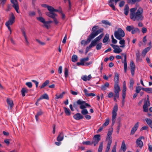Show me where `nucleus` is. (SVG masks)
<instances>
[{
  "label": "nucleus",
  "mask_w": 152,
  "mask_h": 152,
  "mask_svg": "<svg viewBox=\"0 0 152 152\" xmlns=\"http://www.w3.org/2000/svg\"><path fill=\"white\" fill-rule=\"evenodd\" d=\"M137 8L135 7L130 9V17L134 21H139L142 20L144 19L143 16V10L139 7L137 10Z\"/></svg>",
  "instance_id": "obj_1"
},
{
  "label": "nucleus",
  "mask_w": 152,
  "mask_h": 152,
  "mask_svg": "<svg viewBox=\"0 0 152 152\" xmlns=\"http://www.w3.org/2000/svg\"><path fill=\"white\" fill-rule=\"evenodd\" d=\"M99 26H94L91 29L92 33L89 35L87 41L84 40L81 41V44L82 45H85L88 44L91 41V39L103 31V29L100 28L96 31L98 29Z\"/></svg>",
  "instance_id": "obj_2"
},
{
  "label": "nucleus",
  "mask_w": 152,
  "mask_h": 152,
  "mask_svg": "<svg viewBox=\"0 0 152 152\" xmlns=\"http://www.w3.org/2000/svg\"><path fill=\"white\" fill-rule=\"evenodd\" d=\"M103 34H101L91 42L90 45L88 47H87L86 48L85 52L86 54L87 53L90 49L96 45L97 42L102 39L103 37Z\"/></svg>",
  "instance_id": "obj_3"
},
{
  "label": "nucleus",
  "mask_w": 152,
  "mask_h": 152,
  "mask_svg": "<svg viewBox=\"0 0 152 152\" xmlns=\"http://www.w3.org/2000/svg\"><path fill=\"white\" fill-rule=\"evenodd\" d=\"M115 37L118 40H121L125 36V33L124 31L121 28H118L117 30L114 32Z\"/></svg>",
  "instance_id": "obj_4"
},
{
  "label": "nucleus",
  "mask_w": 152,
  "mask_h": 152,
  "mask_svg": "<svg viewBox=\"0 0 152 152\" xmlns=\"http://www.w3.org/2000/svg\"><path fill=\"white\" fill-rule=\"evenodd\" d=\"M15 17L13 13L11 14V15L8 21L5 23V25L7 27L8 29L10 30V34L11 33V30L10 25H12L15 22Z\"/></svg>",
  "instance_id": "obj_5"
},
{
  "label": "nucleus",
  "mask_w": 152,
  "mask_h": 152,
  "mask_svg": "<svg viewBox=\"0 0 152 152\" xmlns=\"http://www.w3.org/2000/svg\"><path fill=\"white\" fill-rule=\"evenodd\" d=\"M118 110V105L116 104L113 107L112 112V124H114L115 122V119L117 116V112Z\"/></svg>",
  "instance_id": "obj_6"
},
{
  "label": "nucleus",
  "mask_w": 152,
  "mask_h": 152,
  "mask_svg": "<svg viewBox=\"0 0 152 152\" xmlns=\"http://www.w3.org/2000/svg\"><path fill=\"white\" fill-rule=\"evenodd\" d=\"M77 103L78 104L80 105V108L81 109H85L86 106L90 107V105L87 103H86L85 101H82L80 99H79L77 102Z\"/></svg>",
  "instance_id": "obj_7"
},
{
  "label": "nucleus",
  "mask_w": 152,
  "mask_h": 152,
  "mask_svg": "<svg viewBox=\"0 0 152 152\" xmlns=\"http://www.w3.org/2000/svg\"><path fill=\"white\" fill-rule=\"evenodd\" d=\"M144 137L143 136H140L137 138L136 141L137 147L142 148L143 146V143L141 140L142 139H144Z\"/></svg>",
  "instance_id": "obj_8"
},
{
  "label": "nucleus",
  "mask_w": 152,
  "mask_h": 152,
  "mask_svg": "<svg viewBox=\"0 0 152 152\" xmlns=\"http://www.w3.org/2000/svg\"><path fill=\"white\" fill-rule=\"evenodd\" d=\"M100 140V135L99 134L95 135L93 138L92 144H94V145L95 146Z\"/></svg>",
  "instance_id": "obj_9"
},
{
  "label": "nucleus",
  "mask_w": 152,
  "mask_h": 152,
  "mask_svg": "<svg viewBox=\"0 0 152 152\" xmlns=\"http://www.w3.org/2000/svg\"><path fill=\"white\" fill-rule=\"evenodd\" d=\"M121 0H109V5L111 7L113 10L115 11L116 10L114 4L113 2H114L115 4L116 5L118 2L120 1Z\"/></svg>",
  "instance_id": "obj_10"
},
{
  "label": "nucleus",
  "mask_w": 152,
  "mask_h": 152,
  "mask_svg": "<svg viewBox=\"0 0 152 152\" xmlns=\"http://www.w3.org/2000/svg\"><path fill=\"white\" fill-rule=\"evenodd\" d=\"M120 91V88L118 84H114V92L116 96H118V95H119V92Z\"/></svg>",
  "instance_id": "obj_11"
},
{
  "label": "nucleus",
  "mask_w": 152,
  "mask_h": 152,
  "mask_svg": "<svg viewBox=\"0 0 152 152\" xmlns=\"http://www.w3.org/2000/svg\"><path fill=\"white\" fill-rule=\"evenodd\" d=\"M139 122H137L132 128L130 134L133 135L134 134L135 132L137 130L139 126Z\"/></svg>",
  "instance_id": "obj_12"
},
{
  "label": "nucleus",
  "mask_w": 152,
  "mask_h": 152,
  "mask_svg": "<svg viewBox=\"0 0 152 152\" xmlns=\"http://www.w3.org/2000/svg\"><path fill=\"white\" fill-rule=\"evenodd\" d=\"M89 60V58L88 57L84 58L81 59L80 60V62H77V64L78 66H80V65L84 66V62L88 61Z\"/></svg>",
  "instance_id": "obj_13"
},
{
  "label": "nucleus",
  "mask_w": 152,
  "mask_h": 152,
  "mask_svg": "<svg viewBox=\"0 0 152 152\" xmlns=\"http://www.w3.org/2000/svg\"><path fill=\"white\" fill-rule=\"evenodd\" d=\"M73 118L75 120H78L82 119L83 116L80 113H77L74 115Z\"/></svg>",
  "instance_id": "obj_14"
},
{
  "label": "nucleus",
  "mask_w": 152,
  "mask_h": 152,
  "mask_svg": "<svg viewBox=\"0 0 152 152\" xmlns=\"http://www.w3.org/2000/svg\"><path fill=\"white\" fill-rule=\"evenodd\" d=\"M7 103L10 106L9 107H8V108L10 110H11L14 105L13 101L10 98H7Z\"/></svg>",
  "instance_id": "obj_15"
},
{
  "label": "nucleus",
  "mask_w": 152,
  "mask_h": 152,
  "mask_svg": "<svg viewBox=\"0 0 152 152\" xmlns=\"http://www.w3.org/2000/svg\"><path fill=\"white\" fill-rule=\"evenodd\" d=\"M150 103L148 104L147 102H144V104L143 105V111L144 112H147L148 111V107L150 106Z\"/></svg>",
  "instance_id": "obj_16"
},
{
  "label": "nucleus",
  "mask_w": 152,
  "mask_h": 152,
  "mask_svg": "<svg viewBox=\"0 0 152 152\" xmlns=\"http://www.w3.org/2000/svg\"><path fill=\"white\" fill-rule=\"evenodd\" d=\"M114 84H118L119 81V75L118 73L115 72L114 73Z\"/></svg>",
  "instance_id": "obj_17"
},
{
  "label": "nucleus",
  "mask_w": 152,
  "mask_h": 152,
  "mask_svg": "<svg viewBox=\"0 0 152 152\" xmlns=\"http://www.w3.org/2000/svg\"><path fill=\"white\" fill-rule=\"evenodd\" d=\"M112 130H110L108 131L106 138V140L108 141L110 140H112V138L111 136L112 134Z\"/></svg>",
  "instance_id": "obj_18"
},
{
  "label": "nucleus",
  "mask_w": 152,
  "mask_h": 152,
  "mask_svg": "<svg viewBox=\"0 0 152 152\" xmlns=\"http://www.w3.org/2000/svg\"><path fill=\"white\" fill-rule=\"evenodd\" d=\"M91 76L90 75H89L88 76L86 75H84L82 76L81 78L84 81H86L87 80H89L91 78Z\"/></svg>",
  "instance_id": "obj_19"
},
{
  "label": "nucleus",
  "mask_w": 152,
  "mask_h": 152,
  "mask_svg": "<svg viewBox=\"0 0 152 152\" xmlns=\"http://www.w3.org/2000/svg\"><path fill=\"white\" fill-rule=\"evenodd\" d=\"M107 141V145L106 148L105 152H108L110 147V146L112 143V140H110Z\"/></svg>",
  "instance_id": "obj_20"
},
{
  "label": "nucleus",
  "mask_w": 152,
  "mask_h": 152,
  "mask_svg": "<svg viewBox=\"0 0 152 152\" xmlns=\"http://www.w3.org/2000/svg\"><path fill=\"white\" fill-rule=\"evenodd\" d=\"M151 49V47H148L145 49H144L142 53V55L143 57H145V56L146 53L150 50Z\"/></svg>",
  "instance_id": "obj_21"
},
{
  "label": "nucleus",
  "mask_w": 152,
  "mask_h": 152,
  "mask_svg": "<svg viewBox=\"0 0 152 152\" xmlns=\"http://www.w3.org/2000/svg\"><path fill=\"white\" fill-rule=\"evenodd\" d=\"M120 47L117 45L115 47L113 50V52L116 53H119L122 51V50L121 49Z\"/></svg>",
  "instance_id": "obj_22"
},
{
  "label": "nucleus",
  "mask_w": 152,
  "mask_h": 152,
  "mask_svg": "<svg viewBox=\"0 0 152 152\" xmlns=\"http://www.w3.org/2000/svg\"><path fill=\"white\" fill-rule=\"evenodd\" d=\"M46 15L52 18L53 19L55 18L56 16H57V15L54 13L53 12H47L46 13Z\"/></svg>",
  "instance_id": "obj_23"
},
{
  "label": "nucleus",
  "mask_w": 152,
  "mask_h": 152,
  "mask_svg": "<svg viewBox=\"0 0 152 152\" xmlns=\"http://www.w3.org/2000/svg\"><path fill=\"white\" fill-rule=\"evenodd\" d=\"M129 9L128 5L127 4L126 5L124 9V14L126 15H128L129 12Z\"/></svg>",
  "instance_id": "obj_24"
},
{
  "label": "nucleus",
  "mask_w": 152,
  "mask_h": 152,
  "mask_svg": "<svg viewBox=\"0 0 152 152\" xmlns=\"http://www.w3.org/2000/svg\"><path fill=\"white\" fill-rule=\"evenodd\" d=\"M126 87L125 84H124L122 90V98H125L126 96Z\"/></svg>",
  "instance_id": "obj_25"
},
{
  "label": "nucleus",
  "mask_w": 152,
  "mask_h": 152,
  "mask_svg": "<svg viewBox=\"0 0 152 152\" xmlns=\"http://www.w3.org/2000/svg\"><path fill=\"white\" fill-rule=\"evenodd\" d=\"M50 82L49 80H46L41 85V86H40L39 87H40V89H42L44 88L45 87L47 86L49 83Z\"/></svg>",
  "instance_id": "obj_26"
},
{
  "label": "nucleus",
  "mask_w": 152,
  "mask_h": 152,
  "mask_svg": "<svg viewBox=\"0 0 152 152\" xmlns=\"http://www.w3.org/2000/svg\"><path fill=\"white\" fill-rule=\"evenodd\" d=\"M64 139V135L62 132L57 137V140L58 141H62Z\"/></svg>",
  "instance_id": "obj_27"
},
{
  "label": "nucleus",
  "mask_w": 152,
  "mask_h": 152,
  "mask_svg": "<svg viewBox=\"0 0 152 152\" xmlns=\"http://www.w3.org/2000/svg\"><path fill=\"white\" fill-rule=\"evenodd\" d=\"M64 111L66 114L67 116H69L71 115V112L69 108L64 107H63Z\"/></svg>",
  "instance_id": "obj_28"
},
{
  "label": "nucleus",
  "mask_w": 152,
  "mask_h": 152,
  "mask_svg": "<svg viewBox=\"0 0 152 152\" xmlns=\"http://www.w3.org/2000/svg\"><path fill=\"white\" fill-rule=\"evenodd\" d=\"M136 59L137 61H140L142 60V59L140 58V52L139 50H138L137 52L136 53Z\"/></svg>",
  "instance_id": "obj_29"
},
{
  "label": "nucleus",
  "mask_w": 152,
  "mask_h": 152,
  "mask_svg": "<svg viewBox=\"0 0 152 152\" xmlns=\"http://www.w3.org/2000/svg\"><path fill=\"white\" fill-rule=\"evenodd\" d=\"M109 86V84L108 82L106 83L104 85L102 86L101 89L103 90H105L107 88H108Z\"/></svg>",
  "instance_id": "obj_30"
},
{
  "label": "nucleus",
  "mask_w": 152,
  "mask_h": 152,
  "mask_svg": "<svg viewBox=\"0 0 152 152\" xmlns=\"http://www.w3.org/2000/svg\"><path fill=\"white\" fill-rule=\"evenodd\" d=\"M28 91V89L26 88H23L21 90V94L23 96H25V93H27Z\"/></svg>",
  "instance_id": "obj_31"
},
{
  "label": "nucleus",
  "mask_w": 152,
  "mask_h": 152,
  "mask_svg": "<svg viewBox=\"0 0 152 152\" xmlns=\"http://www.w3.org/2000/svg\"><path fill=\"white\" fill-rule=\"evenodd\" d=\"M145 120L149 126L152 128V121L150 119L147 118L145 119Z\"/></svg>",
  "instance_id": "obj_32"
},
{
  "label": "nucleus",
  "mask_w": 152,
  "mask_h": 152,
  "mask_svg": "<svg viewBox=\"0 0 152 152\" xmlns=\"http://www.w3.org/2000/svg\"><path fill=\"white\" fill-rule=\"evenodd\" d=\"M65 94V92L64 91H63L62 92L61 94H60L59 95H58L57 94L56 95L55 97L56 99H61L64 96V95Z\"/></svg>",
  "instance_id": "obj_33"
},
{
  "label": "nucleus",
  "mask_w": 152,
  "mask_h": 152,
  "mask_svg": "<svg viewBox=\"0 0 152 152\" xmlns=\"http://www.w3.org/2000/svg\"><path fill=\"white\" fill-rule=\"evenodd\" d=\"M43 114V112L40 110L38 112L37 114L35 115V118L37 121H38V117L39 116Z\"/></svg>",
  "instance_id": "obj_34"
},
{
  "label": "nucleus",
  "mask_w": 152,
  "mask_h": 152,
  "mask_svg": "<svg viewBox=\"0 0 152 152\" xmlns=\"http://www.w3.org/2000/svg\"><path fill=\"white\" fill-rule=\"evenodd\" d=\"M119 44L121 45L120 46V47L121 48H124L125 47V40L124 39H121L120 40Z\"/></svg>",
  "instance_id": "obj_35"
},
{
  "label": "nucleus",
  "mask_w": 152,
  "mask_h": 152,
  "mask_svg": "<svg viewBox=\"0 0 152 152\" xmlns=\"http://www.w3.org/2000/svg\"><path fill=\"white\" fill-rule=\"evenodd\" d=\"M49 99V97L48 95L46 94H44L42 95L39 98V99Z\"/></svg>",
  "instance_id": "obj_36"
},
{
  "label": "nucleus",
  "mask_w": 152,
  "mask_h": 152,
  "mask_svg": "<svg viewBox=\"0 0 152 152\" xmlns=\"http://www.w3.org/2000/svg\"><path fill=\"white\" fill-rule=\"evenodd\" d=\"M139 32L140 30L138 28H134V27L132 31L131 32V33L132 34H134L137 32Z\"/></svg>",
  "instance_id": "obj_37"
},
{
  "label": "nucleus",
  "mask_w": 152,
  "mask_h": 152,
  "mask_svg": "<svg viewBox=\"0 0 152 152\" xmlns=\"http://www.w3.org/2000/svg\"><path fill=\"white\" fill-rule=\"evenodd\" d=\"M121 148L123 150L124 152H125V151L126 148L124 141H123L122 142Z\"/></svg>",
  "instance_id": "obj_38"
},
{
  "label": "nucleus",
  "mask_w": 152,
  "mask_h": 152,
  "mask_svg": "<svg viewBox=\"0 0 152 152\" xmlns=\"http://www.w3.org/2000/svg\"><path fill=\"white\" fill-rule=\"evenodd\" d=\"M12 6L15 8L17 13H19V6L18 4H14V5H13Z\"/></svg>",
  "instance_id": "obj_39"
},
{
  "label": "nucleus",
  "mask_w": 152,
  "mask_h": 152,
  "mask_svg": "<svg viewBox=\"0 0 152 152\" xmlns=\"http://www.w3.org/2000/svg\"><path fill=\"white\" fill-rule=\"evenodd\" d=\"M109 38V35L108 34H106L104 38L103 42L104 43H105L108 41Z\"/></svg>",
  "instance_id": "obj_40"
},
{
  "label": "nucleus",
  "mask_w": 152,
  "mask_h": 152,
  "mask_svg": "<svg viewBox=\"0 0 152 152\" xmlns=\"http://www.w3.org/2000/svg\"><path fill=\"white\" fill-rule=\"evenodd\" d=\"M134 26L133 25L128 26L126 27V30L129 32H130L131 31H132L133 29Z\"/></svg>",
  "instance_id": "obj_41"
},
{
  "label": "nucleus",
  "mask_w": 152,
  "mask_h": 152,
  "mask_svg": "<svg viewBox=\"0 0 152 152\" xmlns=\"http://www.w3.org/2000/svg\"><path fill=\"white\" fill-rule=\"evenodd\" d=\"M37 20L43 23H44L45 22V19L42 17H37Z\"/></svg>",
  "instance_id": "obj_42"
},
{
  "label": "nucleus",
  "mask_w": 152,
  "mask_h": 152,
  "mask_svg": "<svg viewBox=\"0 0 152 152\" xmlns=\"http://www.w3.org/2000/svg\"><path fill=\"white\" fill-rule=\"evenodd\" d=\"M129 83V88H132L134 83V81L133 79H131L130 80Z\"/></svg>",
  "instance_id": "obj_43"
},
{
  "label": "nucleus",
  "mask_w": 152,
  "mask_h": 152,
  "mask_svg": "<svg viewBox=\"0 0 152 152\" xmlns=\"http://www.w3.org/2000/svg\"><path fill=\"white\" fill-rule=\"evenodd\" d=\"M124 63V70L125 73L126 72L127 69V63L126 61H123L122 62Z\"/></svg>",
  "instance_id": "obj_44"
},
{
  "label": "nucleus",
  "mask_w": 152,
  "mask_h": 152,
  "mask_svg": "<svg viewBox=\"0 0 152 152\" xmlns=\"http://www.w3.org/2000/svg\"><path fill=\"white\" fill-rule=\"evenodd\" d=\"M77 57L76 55H73L72 57V61L74 62H76L77 60Z\"/></svg>",
  "instance_id": "obj_45"
},
{
  "label": "nucleus",
  "mask_w": 152,
  "mask_h": 152,
  "mask_svg": "<svg viewBox=\"0 0 152 152\" xmlns=\"http://www.w3.org/2000/svg\"><path fill=\"white\" fill-rule=\"evenodd\" d=\"M141 0H128V2L131 4H132L137 2H139Z\"/></svg>",
  "instance_id": "obj_46"
},
{
  "label": "nucleus",
  "mask_w": 152,
  "mask_h": 152,
  "mask_svg": "<svg viewBox=\"0 0 152 152\" xmlns=\"http://www.w3.org/2000/svg\"><path fill=\"white\" fill-rule=\"evenodd\" d=\"M103 142L100 143L98 150V152H102L103 148Z\"/></svg>",
  "instance_id": "obj_47"
},
{
  "label": "nucleus",
  "mask_w": 152,
  "mask_h": 152,
  "mask_svg": "<svg viewBox=\"0 0 152 152\" xmlns=\"http://www.w3.org/2000/svg\"><path fill=\"white\" fill-rule=\"evenodd\" d=\"M102 22L103 23L105 24V25H107L109 26H111V23L109 22L108 21L106 20H102Z\"/></svg>",
  "instance_id": "obj_48"
},
{
  "label": "nucleus",
  "mask_w": 152,
  "mask_h": 152,
  "mask_svg": "<svg viewBox=\"0 0 152 152\" xmlns=\"http://www.w3.org/2000/svg\"><path fill=\"white\" fill-rule=\"evenodd\" d=\"M68 75V70L67 68H64V76L66 78Z\"/></svg>",
  "instance_id": "obj_49"
},
{
  "label": "nucleus",
  "mask_w": 152,
  "mask_h": 152,
  "mask_svg": "<svg viewBox=\"0 0 152 152\" xmlns=\"http://www.w3.org/2000/svg\"><path fill=\"white\" fill-rule=\"evenodd\" d=\"M28 14L29 16L30 17H32L35 15L36 13L34 11H31L28 12Z\"/></svg>",
  "instance_id": "obj_50"
},
{
  "label": "nucleus",
  "mask_w": 152,
  "mask_h": 152,
  "mask_svg": "<svg viewBox=\"0 0 152 152\" xmlns=\"http://www.w3.org/2000/svg\"><path fill=\"white\" fill-rule=\"evenodd\" d=\"M82 114L83 115H86L88 113V112L86 109L82 110L81 111Z\"/></svg>",
  "instance_id": "obj_51"
},
{
  "label": "nucleus",
  "mask_w": 152,
  "mask_h": 152,
  "mask_svg": "<svg viewBox=\"0 0 152 152\" xmlns=\"http://www.w3.org/2000/svg\"><path fill=\"white\" fill-rule=\"evenodd\" d=\"M36 41L40 45H44L45 44V42H42L38 39H36Z\"/></svg>",
  "instance_id": "obj_52"
},
{
  "label": "nucleus",
  "mask_w": 152,
  "mask_h": 152,
  "mask_svg": "<svg viewBox=\"0 0 152 152\" xmlns=\"http://www.w3.org/2000/svg\"><path fill=\"white\" fill-rule=\"evenodd\" d=\"M48 10L50 12H53V10H54V8L50 6H48Z\"/></svg>",
  "instance_id": "obj_53"
},
{
  "label": "nucleus",
  "mask_w": 152,
  "mask_h": 152,
  "mask_svg": "<svg viewBox=\"0 0 152 152\" xmlns=\"http://www.w3.org/2000/svg\"><path fill=\"white\" fill-rule=\"evenodd\" d=\"M130 66L131 68H135V65L132 61H131L130 62Z\"/></svg>",
  "instance_id": "obj_54"
},
{
  "label": "nucleus",
  "mask_w": 152,
  "mask_h": 152,
  "mask_svg": "<svg viewBox=\"0 0 152 152\" xmlns=\"http://www.w3.org/2000/svg\"><path fill=\"white\" fill-rule=\"evenodd\" d=\"M102 43H99L96 45V48L97 50H100L102 47Z\"/></svg>",
  "instance_id": "obj_55"
},
{
  "label": "nucleus",
  "mask_w": 152,
  "mask_h": 152,
  "mask_svg": "<svg viewBox=\"0 0 152 152\" xmlns=\"http://www.w3.org/2000/svg\"><path fill=\"white\" fill-rule=\"evenodd\" d=\"M141 90V88L140 86H137L136 88V92L137 93H139Z\"/></svg>",
  "instance_id": "obj_56"
},
{
  "label": "nucleus",
  "mask_w": 152,
  "mask_h": 152,
  "mask_svg": "<svg viewBox=\"0 0 152 152\" xmlns=\"http://www.w3.org/2000/svg\"><path fill=\"white\" fill-rule=\"evenodd\" d=\"M109 119H107L105 122L103 124V126L104 127L107 126L109 124Z\"/></svg>",
  "instance_id": "obj_57"
},
{
  "label": "nucleus",
  "mask_w": 152,
  "mask_h": 152,
  "mask_svg": "<svg viewBox=\"0 0 152 152\" xmlns=\"http://www.w3.org/2000/svg\"><path fill=\"white\" fill-rule=\"evenodd\" d=\"M26 85L29 88H31L32 86V84L31 82H28L26 83Z\"/></svg>",
  "instance_id": "obj_58"
},
{
  "label": "nucleus",
  "mask_w": 152,
  "mask_h": 152,
  "mask_svg": "<svg viewBox=\"0 0 152 152\" xmlns=\"http://www.w3.org/2000/svg\"><path fill=\"white\" fill-rule=\"evenodd\" d=\"M121 126V124L120 122H119L118 124V125L117 126V132L118 133L119 132V131L120 128V127Z\"/></svg>",
  "instance_id": "obj_59"
},
{
  "label": "nucleus",
  "mask_w": 152,
  "mask_h": 152,
  "mask_svg": "<svg viewBox=\"0 0 152 152\" xmlns=\"http://www.w3.org/2000/svg\"><path fill=\"white\" fill-rule=\"evenodd\" d=\"M125 4V1H124L123 0L121 1L119 4V6L120 7H123Z\"/></svg>",
  "instance_id": "obj_60"
},
{
  "label": "nucleus",
  "mask_w": 152,
  "mask_h": 152,
  "mask_svg": "<svg viewBox=\"0 0 152 152\" xmlns=\"http://www.w3.org/2000/svg\"><path fill=\"white\" fill-rule=\"evenodd\" d=\"M83 144L84 145H90L92 144V143H91V142L89 141L83 142Z\"/></svg>",
  "instance_id": "obj_61"
},
{
  "label": "nucleus",
  "mask_w": 152,
  "mask_h": 152,
  "mask_svg": "<svg viewBox=\"0 0 152 152\" xmlns=\"http://www.w3.org/2000/svg\"><path fill=\"white\" fill-rule=\"evenodd\" d=\"M32 81L36 85V88H38V85L39 84V82L35 80H32Z\"/></svg>",
  "instance_id": "obj_62"
},
{
  "label": "nucleus",
  "mask_w": 152,
  "mask_h": 152,
  "mask_svg": "<svg viewBox=\"0 0 152 152\" xmlns=\"http://www.w3.org/2000/svg\"><path fill=\"white\" fill-rule=\"evenodd\" d=\"M146 89V92L149 93H152V88H147Z\"/></svg>",
  "instance_id": "obj_63"
},
{
  "label": "nucleus",
  "mask_w": 152,
  "mask_h": 152,
  "mask_svg": "<svg viewBox=\"0 0 152 152\" xmlns=\"http://www.w3.org/2000/svg\"><path fill=\"white\" fill-rule=\"evenodd\" d=\"M116 143L115 145L113 147L111 152H116Z\"/></svg>",
  "instance_id": "obj_64"
}]
</instances>
